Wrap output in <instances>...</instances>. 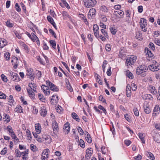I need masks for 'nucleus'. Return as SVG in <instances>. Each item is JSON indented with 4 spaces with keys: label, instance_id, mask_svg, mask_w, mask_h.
Listing matches in <instances>:
<instances>
[{
    "label": "nucleus",
    "instance_id": "obj_24",
    "mask_svg": "<svg viewBox=\"0 0 160 160\" xmlns=\"http://www.w3.org/2000/svg\"><path fill=\"white\" fill-rule=\"evenodd\" d=\"M58 97L57 95H53L52 96L51 98V102L53 104H54L55 103L58 102Z\"/></svg>",
    "mask_w": 160,
    "mask_h": 160
},
{
    "label": "nucleus",
    "instance_id": "obj_17",
    "mask_svg": "<svg viewBox=\"0 0 160 160\" xmlns=\"http://www.w3.org/2000/svg\"><path fill=\"white\" fill-rule=\"evenodd\" d=\"M160 112V107L158 105H157L155 106L153 109V113L152 116L155 117Z\"/></svg>",
    "mask_w": 160,
    "mask_h": 160
},
{
    "label": "nucleus",
    "instance_id": "obj_16",
    "mask_svg": "<svg viewBox=\"0 0 160 160\" xmlns=\"http://www.w3.org/2000/svg\"><path fill=\"white\" fill-rule=\"evenodd\" d=\"M70 128L69 123L68 122H67L64 124L63 130L65 134H68L70 131Z\"/></svg>",
    "mask_w": 160,
    "mask_h": 160
},
{
    "label": "nucleus",
    "instance_id": "obj_30",
    "mask_svg": "<svg viewBox=\"0 0 160 160\" xmlns=\"http://www.w3.org/2000/svg\"><path fill=\"white\" fill-rule=\"evenodd\" d=\"M29 89H32L33 91L34 92H36V84L33 83V84L32 83H29L28 85Z\"/></svg>",
    "mask_w": 160,
    "mask_h": 160
},
{
    "label": "nucleus",
    "instance_id": "obj_61",
    "mask_svg": "<svg viewBox=\"0 0 160 160\" xmlns=\"http://www.w3.org/2000/svg\"><path fill=\"white\" fill-rule=\"evenodd\" d=\"M98 108L103 111V112L106 114L107 111L101 105H99L98 106Z\"/></svg>",
    "mask_w": 160,
    "mask_h": 160
},
{
    "label": "nucleus",
    "instance_id": "obj_15",
    "mask_svg": "<svg viewBox=\"0 0 160 160\" xmlns=\"http://www.w3.org/2000/svg\"><path fill=\"white\" fill-rule=\"evenodd\" d=\"M143 108L144 111L146 114H149L151 112V109L148 103H144L143 106Z\"/></svg>",
    "mask_w": 160,
    "mask_h": 160
},
{
    "label": "nucleus",
    "instance_id": "obj_47",
    "mask_svg": "<svg viewBox=\"0 0 160 160\" xmlns=\"http://www.w3.org/2000/svg\"><path fill=\"white\" fill-rule=\"evenodd\" d=\"M48 21L52 24H55V22L53 19L50 16H48L47 18Z\"/></svg>",
    "mask_w": 160,
    "mask_h": 160
},
{
    "label": "nucleus",
    "instance_id": "obj_20",
    "mask_svg": "<svg viewBox=\"0 0 160 160\" xmlns=\"http://www.w3.org/2000/svg\"><path fill=\"white\" fill-rule=\"evenodd\" d=\"M126 95L128 97H130L131 95V87L129 84H127L126 86Z\"/></svg>",
    "mask_w": 160,
    "mask_h": 160
},
{
    "label": "nucleus",
    "instance_id": "obj_9",
    "mask_svg": "<svg viewBox=\"0 0 160 160\" xmlns=\"http://www.w3.org/2000/svg\"><path fill=\"white\" fill-rule=\"evenodd\" d=\"M52 127L54 133H56L59 131V128L57 122L56 121L54 120L52 122Z\"/></svg>",
    "mask_w": 160,
    "mask_h": 160
},
{
    "label": "nucleus",
    "instance_id": "obj_41",
    "mask_svg": "<svg viewBox=\"0 0 160 160\" xmlns=\"http://www.w3.org/2000/svg\"><path fill=\"white\" fill-rule=\"evenodd\" d=\"M50 44L51 45L52 47L55 49H56V43L55 41L53 40H50L49 41Z\"/></svg>",
    "mask_w": 160,
    "mask_h": 160
},
{
    "label": "nucleus",
    "instance_id": "obj_36",
    "mask_svg": "<svg viewBox=\"0 0 160 160\" xmlns=\"http://www.w3.org/2000/svg\"><path fill=\"white\" fill-rule=\"evenodd\" d=\"M72 116L73 118L75 119L76 121L79 122L80 118L78 116L75 112H72Z\"/></svg>",
    "mask_w": 160,
    "mask_h": 160
},
{
    "label": "nucleus",
    "instance_id": "obj_59",
    "mask_svg": "<svg viewBox=\"0 0 160 160\" xmlns=\"http://www.w3.org/2000/svg\"><path fill=\"white\" fill-rule=\"evenodd\" d=\"M101 31L105 37H107L108 36L107 32V31L105 30V29H101Z\"/></svg>",
    "mask_w": 160,
    "mask_h": 160
},
{
    "label": "nucleus",
    "instance_id": "obj_38",
    "mask_svg": "<svg viewBox=\"0 0 160 160\" xmlns=\"http://www.w3.org/2000/svg\"><path fill=\"white\" fill-rule=\"evenodd\" d=\"M15 111L21 113L23 112L22 107L20 106H17L15 108Z\"/></svg>",
    "mask_w": 160,
    "mask_h": 160
},
{
    "label": "nucleus",
    "instance_id": "obj_27",
    "mask_svg": "<svg viewBox=\"0 0 160 160\" xmlns=\"http://www.w3.org/2000/svg\"><path fill=\"white\" fill-rule=\"evenodd\" d=\"M114 14L116 16H118V15L122 16L124 14V12L121 10L117 9H116L114 11Z\"/></svg>",
    "mask_w": 160,
    "mask_h": 160
},
{
    "label": "nucleus",
    "instance_id": "obj_31",
    "mask_svg": "<svg viewBox=\"0 0 160 160\" xmlns=\"http://www.w3.org/2000/svg\"><path fill=\"white\" fill-rule=\"evenodd\" d=\"M125 51L123 49H121L118 54V56L120 58H122L125 57Z\"/></svg>",
    "mask_w": 160,
    "mask_h": 160
},
{
    "label": "nucleus",
    "instance_id": "obj_56",
    "mask_svg": "<svg viewBox=\"0 0 160 160\" xmlns=\"http://www.w3.org/2000/svg\"><path fill=\"white\" fill-rule=\"evenodd\" d=\"M9 75L10 77V78L12 80V79L14 78V77H15L16 73L12 72L11 71H10L9 72V74H8Z\"/></svg>",
    "mask_w": 160,
    "mask_h": 160
},
{
    "label": "nucleus",
    "instance_id": "obj_48",
    "mask_svg": "<svg viewBox=\"0 0 160 160\" xmlns=\"http://www.w3.org/2000/svg\"><path fill=\"white\" fill-rule=\"evenodd\" d=\"M38 96L39 100L41 101L42 102H44V101L45 100V98H44L43 96L41 93H38Z\"/></svg>",
    "mask_w": 160,
    "mask_h": 160
},
{
    "label": "nucleus",
    "instance_id": "obj_44",
    "mask_svg": "<svg viewBox=\"0 0 160 160\" xmlns=\"http://www.w3.org/2000/svg\"><path fill=\"white\" fill-rule=\"evenodd\" d=\"M55 108L56 111L59 113H60L63 110L62 108L59 105H57Z\"/></svg>",
    "mask_w": 160,
    "mask_h": 160
},
{
    "label": "nucleus",
    "instance_id": "obj_11",
    "mask_svg": "<svg viewBox=\"0 0 160 160\" xmlns=\"http://www.w3.org/2000/svg\"><path fill=\"white\" fill-rule=\"evenodd\" d=\"M11 62L12 65L13 66V67L15 69H16L18 66L19 63V60L17 57H13L12 58Z\"/></svg>",
    "mask_w": 160,
    "mask_h": 160
},
{
    "label": "nucleus",
    "instance_id": "obj_22",
    "mask_svg": "<svg viewBox=\"0 0 160 160\" xmlns=\"http://www.w3.org/2000/svg\"><path fill=\"white\" fill-rule=\"evenodd\" d=\"M27 90L29 97L32 99L34 98L35 95L33 90L29 89V88H27Z\"/></svg>",
    "mask_w": 160,
    "mask_h": 160
},
{
    "label": "nucleus",
    "instance_id": "obj_40",
    "mask_svg": "<svg viewBox=\"0 0 160 160\" xmlns=\"http://www.w3.org/2000/svg\"><path fill=\"white\" fill-rule=\"evenodd\" d=\"M26 134L28 138V139L29 140H31L32 139L31 133L30 131L28 129H27L26 130Z\"/></svg>",
    "mask_w": 160,
    "mask_h": 160
},
{
    "label": "nucleus",
    "instance_id": "obj_13",
    "mask_svg": "<svg viewBox=\"0 0 160 160\" xmlns=\"http://www.w3.org/2000/svg\"><path fill=\"white\" fill-rule=\"evenodd\" d=\"M96 12V10L95 8H92L90 9L88 12V18L91 19L92 18L95 17Z\"/></svg>",
    "mask_w": 160,
    "mask_h": 160
},
{
    "label": "nucleus",
    "instance_id": "obj_62",
    "mask_svg": "<svg viewBox=\"0 0 160 160\" xmlns=\"http://www.w3.org/2000/svg\"><path fill=\"white\" fill-rule=\"evenodd\" d=\"M159 34L158 31H156L154 32L153 36L154 37H157L159 35Z\"/></svg>",
    "mask_w": 160,
    "mask_h": 160
},
{
    "label": "nucleus",
    "instance_id": "obj_52",
    "mask_svg": "<svg viewBox=\"0 0 160 160\" xmlns=\"http://www.w3.org/2000/svg\"><path fill=\"white\" fill-rule=\"evenodd\" d=\"M149 96H150V94H143L142 96V99L145 100H147L150 98Z\"/></svg>",
    "mask_w": 160,
    "mask_h": 160
},
{
    "label": "nucleus",
    "instance_id": "obj_14",
    "mask_svg": "<svg viewBox=\"0 0 160 160\" xmlns=\"http://www.w3.org/2000/svg\"><path fill=\"white\" fill-rule=\"evenodd\" d=\"M148 68L152 71H157L160 69V64H158V65H156L155 66L149 65L148 66Z\"/></svg>",
    "mask_w": 160,
    "mask_h": 160
},
{
    "label": "nucleus",
    "instance_id": "obj_42",
    "mask_svg": "<svg viewBox=\"0 0 160 160\" xmlns=\"http://www.w3.org/2000/svg\"><path fill=\"white\" fill-rule=\"evenodd\" d=\"M61 1L63 3L64 7H66L68 9H69L70 8L69 5L67 3L65 0H61Z\"/></svg>",
    "mask_w": 160,
    "mask_h": 160
},
{
    "label": "nucleus",
    "instance_id": "obj_29",
    "mask_svg": "<svg viewBox=\"0 0 160 160\" xmlns=\"http://www.w3.org/2000/svg\"><path fill=\"white\" fill-rule=\"evenodd\" d=\"M6 129L7 131L9 132V134L11 136L14 135V132L12 129V128L10 126H8Z\"/></svg>",
    "mask_w": 160,
    "mask_h": 160
},
{
    "label": "nucleus",
    "instance_id": "obj_54",
    "mask_svg": "<svg viewBox=\"0 0 160 160\" xmlns=\"http://www.w3.org/2000/svg\"><path fill=\"white\" fill-rule=\"evenodd\" d=\"M1 78L2 80L5 82H7L8 81V79L7 78V77L3 74H2L1 75Z\"/></svg>",
    "mask_w": 160,
    "mask_h": 160
},
{
    "label": "nucleus",
    "instance_id": "obj_4",
    "mask_svg": "<svg viewBox=\"0 0 160 160\" xmlns=\"http://www.w3.org/2000/svg\"><path fill=\"white\" fill-rule=\"evenodd\" d=\"M46 84L48 86L49 88L53 92H58V91L59 89L58 87L49 81H46Z\"/></svg>",
    "mask_w": 160,
    "mask_h": 160
},
{
    "label": "nucleus",
    "instance_id": "obj_50",
    "mask_svg": "<svg viewBox=\"0 0 160 160\" xmlns=\"http://www.w3.org/2000/svg\"><path fill=\"white\" fill-rule=\"evenodd\" d=\"M100 10L104 12H107L108 11V9L105 6H102L100 7Z\"/></svg>",
    "mask_w": 160,
    "mask_h": 160
},
{
    "label": "nucleus",
    "instance_id": "obj_51",
    "mask_svg": "<svg viewBox=\"0 0 160 160\" xmlns=\"http://www.w3.org/2000/svg\"><path fill=\"white\" fill-rule=\"evenodd\" d=\"M77 129L78 130L79 133L81 135H82L83 134L84 132L82 128L80 127H77Z\"/></svg>",
    "mask_w": 160,
    "mask_h": 160
},
{
    "label": "nucleus",
    "instance_id": "obj_58",
    "mask_svg": "<svg viewBox=\"0 0 160 160\" xmlns=\"http://www.w3.org/2000/svg\"><path fill=\"white\" fill-rule=\"evenodd\" d=\"M15 76V77H14V78L12 79V80L17 82L19 81L20 79L19 77L18 76V75L16 73V75Z\"/></svg>",
    "mask_w": 160,
    "mask_h": 160
},
{
    "label": "nucleus",
    "instance_id": "obj_7",
    "mask_svg": "<svg viewBox=\"0 0 160 160\" xmlns=\"http://www.w3.org/2000/svg\"><path fill=\"white\" fill-rule=\"evenodd\" d=\"M147 25L146 20L143 18H142L140 22V27L142 28V31L145 32L147 31V29L145 28Z\"/></svg>",
    "mask_w": 160,
    "mask_h": 160
},
{
    "label": "nucleus",
    "instance_id": "obj_53",
    "mask_svg": "<svg viewBox=\"0 0 160 160\" xmlns=\"http://www.w3.org/2000/svg\"><path fill=\"white\" fill-rule=\"evenodd\" d=\"M30 149L32 151L35 152L37 150V147L34 145L31 144L30 145Z\"/></svg>",
    "mask_w": 160,
    "mask_h": 160
},
{
    "label": "nucleus",
    "instance_id": "obj_8",
    "mask_svg": "<svg viewBox=\"0 0 160 160\" xmlns=\"http://www.w3.org/2000/svg\"><path fill=\"white\" fill-rule=\"evenodd\" d=\"M49 152V150L48 149H44L42 153V160H47V158L48 157V153Z\"/></svg>",
    "mask_w": 160,
    "mask_h": 160
},
{
    "label": "nucleus",
    "instance_id": "obj_57",
    "mask_svg": "<svg viewBox=\"0 0 160 160\" xmlns=\"http://www.w3.org/2000/svg\"><path fill=\"white\" fill-rule=\"evenodd\" d=\"M21 44L26 51H28V46L24 42H22Z\"/></svg>",
    "mask_w": 160,
    "mask_h": 160
},
{
    "label": "nucleus",
    "instance_id": "obj_46",
    "mask_svg": "<svg viewBox=\"0 0 160 160\" xmlns=\"http://www.w3.org/2000/svg\"><path fill=\"white\" fill-rule=\"evenodd\" d=\"M10 56V55L9 52H7L4 53V57L7 60H9Z\"/></svg>",
    "mask_w": 160,
    "mask_h": 160
},
{
    "label": "nucleus",
    "instance_id": "obj_55",
    "mask_svg": "<svg viewBox=\"0 0 160 160\" xmlns=\"http://www.w3.org/2000/svg\"><path fill=\"white\" fill-rule=\"evenodd\" d=\"M110 31L111 33L113 35L115 34L117 32V30H116L115 28L113 27H111L110 28Z\"/></svg>",
    "mask_w": 160,
    "mask_h": 160
},
{
    "label": "nucleus",
    "instance_id": "obj_19",
    "mask_svg": "<svg viewBox=\"0 0 160 160\" xmlns=\"http://www.w3.org/2000/svg\"><path fill=\"white\" fill-rule=\"evenodd\" d=\"M47 114V111L46 108L44 106H42L41 107L40 110V114L43 117H45Z\"/></svg>",
    "mask_w": 160,
    "mask_h": 160
},
{
    "label": "nucleus",
    "instance_id": "obj_2",
    "mask_svg": "<svg viewBox=\"0 0 160 160\" xmlns=\"http://www.w3.org/2000/svg\"><path fill=\"white\" fill-rule=\"evenodd\" d=\"M84 5L87 8L94 7L97 3L96 0H84Z\"/></svg>",
    "mask_w": 160,
    "mask_h": 160
},
{
    "label": "nucleus",
    "instance_id": "obj_3",
    "mask_svg": "<svg viewBox=\"0 0 160 160\" xmlns=\"http://www.w3.org/2000/svg\"><path fill=\"white\" fill-rule=\"evenodd\" d=\"M137 57L135 56H131L128 57L126 60L125 64L127 66L133 64L136 61Z\"/></svg>",
    "mask_w": 160,
    "mask_h": 160
},
{
    "label": "nucleus",
    "instance_id": "obj_39",
    "mask_svg": "<svg viewBox=\"0 0 160 160\" xmlns=\"http://www.w3.org/2000/svg\"><path fill=\"white\" fill-rule=\"evenodd\" d=\"M154 140L158 143H160V136L159 135H156L154 138Z\"/></svg>",
    "mask_w": 160,
    "mask_h": 160
},
{
    "label": "nucleus",
    "instance_id": "obj_43",
    "mask_svg": "<svg viewBox=\"0 0 160 160\" xmlns=\"http://www.w3.org/2000/svg\"><path fill=\"white\" fill-rule=\"evenodd\" d=\"M130 86L132 90L133 91H135L137 88V85L134 83H132Z\"/></svg>",
    "mask_w": 160,
    "mask_h": 160
},
{
    "label": "nucleus",
    "instance_id": "obj_33",
    "mask_svg": "<svg viewBox=\"0 0 160 160\" xmlns=\"http://www.w3.org/2000/svg\"><path fill=\"white\" fill-rule=\"evenodd\" d=\"M80 17L82 20H83L84 23L86 25H88V23L87 21V19L85 16L83 14H80Z\"/></svg>",
    "mask_w": 160,
    "mask_h": 160
},
{
    "label": "nucleus",
    "instance_id": "obj_35",
    "mask_svg": "<svg viewBox=\"0 0 160 160\" xmlns=\"http://www.w3.org/2000/svg\"><path fill=\"white\" fill-rule=\"evenodd\" d=\"M125 74L126 76L130 79H132L133 78V76L132 74L131 73L129 70H127L125 71Z\"/></svg>",
    "mask_w": 160,
    "mask_h": 160
},
{
    "label": "nucleus",
    "instance_id": "obj_25",
    "mask_svg": "<svg viewBox=\"0 0 160 160\" xmlns=\"http://www.w3.org/2000/svg\"><path fill=\"white\" fill-rule=\"evenodd\" d=\"M126 17L125 20L128 22L129 23L131 20V18L130 17V13L128 10H126Z\"/></svg>",
    "mask_w": 160,
    "mask_h": 160
},
{
    "label": "nucleus",
    "instance_id": "obj_12",
    "mask_svg": "<svg viewBox=\"0 0 160 160\" xmlns=\"http://www.w3.org/2000/svg\"><path fill=\"white\" fill-rule=\"evenodd\" d=\"M86 154L85 155V158L87 159H90L92 154L93 153V150L91 148H88L86 151Z\"/></svg>",
    "mask_w": 160,
    "mask_h": 160
},
{
    "label": "nucleus",
    "instance_id": "obj_63",
    "mask_svg": "<svg viewBox=\"0 0 160 160\" xmlns=\"http://www.w3.org/2000/svg\"><path fill=\"white\" fill-rule=\"evenodd\" d=\"M49 32L52 34V35L53 36V37L56 38H57V37L56 35L52 29H50L49 30Z\"/></svg>",
    "mask_w": 160,
    "mask_h": 160
},
{
    "label": "nucleus",
    "instance_id": "obj_34",
    "mask_svg": "<svg viewBox=\"0 0 160 160\" xmlns=\"http://www.w3.org/2000/svg\"><path fill=\"white\" fill-rule=\"evenodd\" d=\"M87 134L86 135V136L85 137V138L86 141L87 142L89 143H90L92 142V138L91 137L90 135V134L88 133V132H87Z\"/></svg>",
    "mask_w": 160,
    "mask_h": 160
},
{
    "label": "nucleus",
    "instance_id": "obj_21",
    "mask_svg": "<svg viewBox=\"0 0 160 160\" xmlns=\"http://www.w3.org/2000/svg\"><path fill=\"white\" fill-rule=\"evenodd\" d=\"M26 75L29 76L30 79L32 80H33L34 79V77H33V73H32V70L31 68L28 69L27 71Z\"/></svg>",
    "mask_w": 160,
    "mask_h": 160
},
{
    "label": "nucleus",
    "instance_id": "obj_5",
    "mask_svg": "<svg viewBox=\"0 0 160 160\" xmlns=\"http://www.w3.org/2000/svg\"><path fill=\"white\" fill-rule=\"evenodd\" d=\"M42 142H45L46 144L50 143L52 142L51 137L49 135L43 134L42 135Z\"/></svg>",
    "mask_w": 160,
    "mask_h": 160
},
{
    "label": "nucleus",
    "instance_id": "obj_1",
    "mask_svg": "<svg viewBox=\"0 0 160 160\" xmlns=\"http://www.w3.org/2000/svg\"><path fill=\"white\" fill-rule=\"evenodd\" d=\"M148 67L145 65L139 66L136 69V73L138 75H141L142 77L146 76L145 72L148 70Z\"/></svg>",
    "mask_w": 160,
    "mask_h": 160
},
{
    "label": "nucleus",
    "instance_id": "obj_26",
    "mask_svg": "<svg viewBox=\"0 0 160 160\" xmlns=\"http://www.w3.org/2000/svg\"><path fill=\"white\" fill-rule=\"evenodd\" d=\"M35 128L36 132L37 133H40L41 132V127L40 124L39 123L35 124Z\"/></svg>",
    "mask_w": 160,
    "mask_h": 160
},
{
    "label": "nucleus",
    "instance_id": "obj_45",
    "mask_svg": "<svg viewBox=\"0 0 160 160\" xmlns=\"http://www.w3.org/2000/svg\"><path fill=\"white\" fill-rule=\"evenodd\" d=\"M133 112L134 115L136 116H138L139 112L138 109L136 108H134L133 109Z\"/></svg>",
    "mask_w": 160,
    "mask_h": 160
},
{
    "label": "nucleus",
    "instance_id": "obj_28",
    "mask_svg": "<svg viewBox=\"0 0 160 160\" xmlns=\"http://www.w3.org/2000/svg\"><path fill=\"white\" fill-rule=\"evenodd\" d=\"M138 136L139 138L141 139L142 142L143 143H145L144 138L145 137V134L142 132H140L138 133Z\"/></svg>",
    "mask_w": 160,
    "mask_h": 160
},
{
    "label": "nucleus",
    "instance_id": "obj_37",
    "mask_svg": "<svg viewBox=\"0 0 160 160\" xmlns=\"http://www.w3.org/2000/svg\"><path fill=\"white\" fill-rule=\"evenodd\" d=\"M3 119H5V121H7V122L10 121V118L9 115H8L6 113H4L3 114Z\"/></svg>",
    "mask_w": 160,
    "mask_h": 160
},
{
    "label": "nucleus",
    "instance_id": "obj_60",
    "mask_svg": "<svg viewBox=\"0 0 160 160\" xmlns=\"http://www.w3.org/2000/svg\"><path fill=\"white\" fill-rule=\"evenodd\" d=\"M149 48L152 50L154 51L155 49V47L154 44L152 42H150L149 45Z\"/></svg>",
    "mask_w": 160,
    "mask_h": 160
},
{
    "label": "nucleus",
    "instance_id": "obj_64",
    "mask_svg": "<svg viewBox=\"0 0 160 160\" xmlns=\"http://www.w3.org/2000/svg\"><path fill=\"white\" fill-rule=\"evenodd\" d=\"M6 24L7 26L9 27H12L13 26V23H11L9 21H8L6 22Z\"/></svg>",
    "mask_w": 160,
    "mask_h": 160
},
{
    "label": "nucleus",
    "instance_id": "obj_18",
    "mask_svg": "<svg viewBox=\"0 0 160 160\" xmlns=\"http://www.w3.org/2000/svg\"><path fill=\"white\" fill-rule=\"evenodd\" d=\"M8 44L7 41L4 38H0V48L4 47Z\"/></svg>",
    "mask_w": 160,
    "mask_h": 160
},
{
    "label": "nucleus",
    "instance_id": "obj_10",
    "mask_svg": "<svg viewBox=\"0 0 160 160\" xmlns=\"http://www.w3.org/2000/svg\"><path fill=\"white\" fill-rule=\"evenodd\" d=\"M31 37L30 38L31 40L33 42L36 41L38 45L39 46L40 45V41L38 38L33 33H31Z\"/></svg>",
    "mask_w": 160,
    "mask_h": 160
},
{
    "label": "nucleus",
    "instance_id": "obj_23",
    "mask_svg": "<svg viewBox=\"0 0 160 160\" xmlns=\"http://www.w3.org/2000/svg\"><path fill=\"white\" fill-rule=\"evenodd\" d=\"M149 92L153 95H155L157 93L156 89L152 85L149 86L148 88Z\"/></svg>",
    "mask_w": 160,
    "mask_h": 160
},
{
    "label": "nucleus",
    "instance_id": "obj_6",
    "mask_svg": "<svg viewBox=\"0 0 160 160\" xmlns=\"http://www.w3.org/2000/svg\"><path fill=\"white\" fill-rule=\"evenodd\" d=\"M145 53H146L147 59L149 61L152 60L153 54L151 51L149 50L148 48H145Z\"/></svg>",
    "mask_w": 160,
    "mask_h": 160
},
{
    "label": "nucleus",
    "instance_id": "obj_49",
    "mask_svg": "<svg viewBox=\"0 0 160 160\" xmlns=\"http://www.w3.org/2000/svg\"><path fill=\"white\" fill-rule=\"evenodd\" d=\"M79 145H80V146L83 148H84L85 147L84 142L82 139H81L80 140Z\"/></svg>",
    "mask_w": 160,
    "mask_h": 160
},
{
    "label": "nucleus",
    "instance_id": "obj_32",
    "mask_svg": "<svg viewBox=\"0 0 160 160\" xmlns=\"http://www.w3.org/2000/svg\"><path fill=\"white\" fill-rule=\"evenodd\" d=\"M33 134L34 138L38 142H42V138H41L39 136L37 135V134L33 132Z\"/></svg>",
    "mask_w": 160,
    "mask_h": 160
}]
</instances>
